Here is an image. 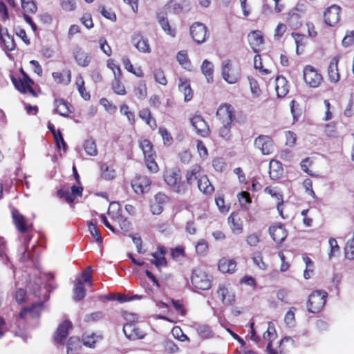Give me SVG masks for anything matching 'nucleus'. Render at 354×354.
Segmentation results:
<instances>
[{"mask_svg": "<svg viewBox=\"0 0 354 354\" xmlns=\"http://www.w3.org/2000/svg\"><path fill=\"white\" fill-rule=\"evenodd\" d=\"M163 178L167 186L174 192L179 194H184L187 191V185L182 180V174L177 167L166 169Z\"/></svg>", "mask_w": 354, "mask_h": 354, "instance_id": "f257e3e1", "label": "nucleus"}, {"mask_svg": "<svg viewBox=\"0 0 354 354\" xmlns=\"http://www.w3.org/2000/svg\"><path fill=\"white\" fill-rule=\"evenodd\" d=\"M327 297L328 293L325 290L313 291L309 295L307 301L308 310L312 313H319L326 304Z\"/></svg>", "mask_w": 354, "mask_h": 354, "instance_id": "f03ea898", "label": "nucleus"}, {"mask_svg": "<svg viewBox=\"0 0 354 354\" xmlns=\"http://www.w3.org/2000/svg\"><path fill=\"white\" fill-rule=\"evenodd\" d=\"M191 282L192 286L198 290H207L212 287L211 278L201 268L193 270Z\"/></svg>", "mask_w": 354, "mask_h": 354, "instance_id": "7ed1b4c3", "label": "nucleus"}, {"mask_svg": "<svg viewBox=\"0 0 354 354\" xmlns=\"http://www.w3.org/2000/svg\"><path fill=\"white\" fill-rule=\"evenodd\" d=\"M303 77L305 82L312 88H317L322 82V76L312 66L308 65L303 71Z\"/></svg>", "mask_w": 354, "mask_h": 354, "instance_id": "20e7f679", "label": "nucleus"}, {"mask_svg": "<svg viewBox=\"0 0 354 354\" xmlns=\"http://www.w3.org/2000/svg\"><path fill=\"white\" fill-rule=\"evenodd\" d=\"M254 147L262 155H269L274 152L275 146L273 140L268 136L261 135L254 140Z\"/></svg>", "mask_w": 354, "mask_h": 354, "instance_id": "39448f33", "label": "nucleus"}, {"mask_svg": "<svg viewBox=\"0 0 354 354\" xmlns=\"http://www.w3.org/2000/svg\"><path fill=\"white\" fill-rule=\"evenodd\" d=\"M12 216L16 227L21 233L20 239H24L27 234H30L26 218L17 209H13L12 210Z\"/></svg>", "mask_w": 354, "mask_h": 354, "instance_id": "423d86ee", "label": "nucleus"}, {"mask_svg": "<svg viewBox=\"0 0 354 354\" xmlns=\"http://www.w3.org/2000/svg\"><path fill=\"white\" fill-rule=\"evenodd\" d=\"M216 116L221 121L222 124H231L235 118L234 109L230 104H225L221 105L217 110Z\"/></svg>", "mask_w": 354, "mask_h": 354, "instance_id": "0eeeda50", "label": "nucleus"}, {"mask_svg": "<svg viewBox=\"0 0 354 354\" xmlns=\"http://www.w3.org/2000/svg\"><path fill=\"white\" fill-rule=\"evenodd\" d=\"M340 7L337 5L328 8L324 15L325 23L330 26L336 25L340 19Z\"/></svg>", "mask_w": 354, "mask_h": 354, "instance_id": "6e6552de", "label": "nucleus"}, {"mask_svg": "<svg viewBox=\"0 0 354 354\" xmlns=\"http://www.w3.org/2000/svg\"><path fill=\"white\" fill-rule=\"evenodd\" d=\"M190 33L196 43L202 44L206 39L207 27L202 23H194L190 27Z\"/></svg>", "mask_w": 354, "mask_h": 354, "instance_id": "1a4fd4ad", "label": "nucleus"}, {"mask_svg": "<svg viewBox=\"0 0 354 354\" xmlns=\"http://www.w3.org/2000/svg\"><path fill=\"white\" fill-rule=\"evenodd\" d=\"M222 77L229 84L236 83L239 78V75L232 71V64L230 60H225L222 63Z\"/></svg>", "mask_w": 354, "mask_h": 354, "instance_id": "9d476101", "label": "nucleus"}, {"mask_svg": "<svg viewBox=\"0 0 354 354\" xmlns=\"http://www.w3.org/2000/svg\"><path fill=\"white\" fill-rule=\"evenodd\" d=\"M191 123L194 129L196 130V132L201 136H207L209 134V129L206 123V122L204 120V119L199 115H194L191 119Z\"/></svg>", "mask_w": 354, "mask_h": 354, "instance_id": "9b49d317", "label": "nucleus"}, {"mask_svg": "<svg viewBox=\"0 0 354 354\" xmlns=\"http://www.w3.org/2000/svg\"><path fill=\"white\" fill-rule=\"evenodd\" d=\"M11 80L15 87L21 93H26L27 91H28L32 95H36V93L32 87L33 82L31 79H27V80H24L20 78L17 79L12 76Z\"/></svg>", "mask_w": 354, "mask_h": 354, "instance_id": "f8f14e48", "label": "nucleus"}, {"mask_svg": "<svg viewBox=\"0 0 354 354\" xmlns=\"http://www.w3.org/2000/svg\"><path fill=\"white\" fill-rule=\"evenodd\" d=\"M269 234L277 243H281L287 237L288 233L283 225L272 226L269 228Z\"/></svg>", "mask_w": 354, "mask_h": 354, "instance_id": "ddd939ff", "label": "nucleus"}, {"mask_svg": "<svg viewBox=\"0 0 354 354\" xmlns=\"http://www.w3.org/2000/svg\"><path fill=\"white\" fill-rule=\"evenodd\" d=\"M123 332L125 336L131 340L142 339L145 336L144 333L138 329L134 323H127L124 324L123 326Z\"/></svg>", "mask_w": 354, "mask_h": 354, "instance_id": "4468645a", "label": "nucleus"}, {"mask_svg": "<svg viewBox=\"0 0 354 354\" xmlns=\"http://www.w3.org/2000/svg\"><path fill=\"white\" fill-rule=\"evenodd\" d=\"M72 328V324L70 321L66 320L62 322L55 333L54 339L58 344H63L64 340L66 338L68 330Z\"/></svg>", "mask_w": 354, "mask_h": 354, "instance_id": "2eb2a0df", "label": "nucleus"}, {"mask_svg": "<svg viewBox=\"0 0 354 354\" xmlns=\"http://www.w3.org/2000/svg\"><path fill=\"white\" fill-rule=\"evenodd\" d=\"M44 309L43 302L33 304L30 308H24L19 313L21 318H26L28 315L32 318L39 317L41 312Z\"/></svg>", "mask_w": 354, "mask_h": 354, "instance_id": "dca6fc26", "label": "nucleus"}, {"mask_svg": "<svg viewBox=\"0 0 354 354\" xmlns=\"http://www.w3.org/2000/svg\"><path fill=\"white\" fill-rule=\"evenodd\" d=\"M32 239V235L27 234L24 239L23 244L18 249V256L21 261L25 262L32 258L30 252L28 250V244Z\"/></svg>", "mask_w": 354, "mask_h": 354, "instance_id": "f3484780", "label": "nucleus"}, {"mask_svg": "<svg viewBox=\"0 0 354 354\" xmlns=\"http://www.w3.org/2000/svg\"><path fill=\"white\" fill-rule=\"evenodd\" d=\"M167 249L163 246L158 248V251L151 254L153 259L151 261V263L155 265L158 269H160L162 266H167V261L165 259V254L167 253Z\"/></svg>", "mask_w": 354, "mask_h": 354, "instance_id": "a211bd4d", "label": "nucleus"}, {"mask_svg": "<svg viewBox=\"0 0 354 354\" xmlns=\"http://www.w3.org/2000/svg\"><path fill=\"white\" fill-rule=\"evenodd\" d=\"M151 180L146 177H140L131 182V186L136 193H144L149 189Z\"/></svg>", "mask_w": 354, "mask_h": 354, "instance_id": "6ab92c4d", "label": "nucleus"}, {"mask_svg": "<svg viewBox=\"0 0 354 354\" xmlns=\"http://www.w3.org/2000/svg\"><path fill=\"white\" fill-rule=\"evenodd\" d=\"M132 42L139 51L145 53L150 52L148 40L147 39H144L141 35H134L132 39Z\"/></svg>", "mask_w": 354, "mask_h": 354, "instance_id": "aec40b11", "label": "nucleus"}, {"mask_svg": "<svg viewBox=\"0 0 354 354\" xmlns=\"http://www.w3.org/2000/svg\"><path fill=\"white\" fill-rule=\"evenodd\" d=\"M178 88L184 94L185 102L190 101L193 97V91L190 86L189 81L187 79L180 77L179 79Z\"/></svg>", "mask_w": 354, "mask_h": 354, "instance_id": "412c9836", "label": "nucleus"}, {"mask_svg": "<svg viewBox=\"0 0 354 354\" xmlns=\"http://www.w3.org/2000/svg\"><path fill=\"white\" fill-rule=\"evenodd\" d=\"M73 54L78 65L85 67L89 64L91 58L88 54L84 52L81 48L77 47Z\"/></svg>", "mask_w": 354, "mask_h": 354, "instance_id": "4be33fe9", "label": "nucleus"}, {"mask_svg": "<svg viewBox=\"0 0 354 354\" xmlns=\"http://www.w3.org/2000/svg\"><path fill=\"white\" fill-rule=\"evenodd\" d=\"M157 19L159 24L160 25L162 30L169 35L171 37H175L176 35V30L174 28H171L168 19L166 16L165 13L163 12H159L157 15Z\"/></svg>", "mask_w": 354, "mask_h": 354, "instance_id": "5701e85b", "label": "nucleus"}, {"mask_svg": "<svg viewBox=\"0 0 354 354\" xmlns=\"http://www.w3.org/2000/svg\"><path fill=\"white\" fill-rule=\"evenodd\" d=\"M228 223L233 233L239 234L243 232V225L237 214L232 213L228 217Z\"/></svg>", "mask_w": 354, "mask_h": 354, "instance_id": "b1692460", "label": "nucleus"}, {"mask_svg": "<svg viewBox=\"0 0 354 354\" xmlns=\"http://www.w3.org/2000/svg\"><path fill=\"white\" fill-rule=\"evenodd\" d=\"M236 263L232 259H222L219 261L218 268L223 273H232L235 271Z\"/></svg>", "mask_w": 354, "mask_h": 354, "instance_id": "393cba45", "label": "nucleus"}, {"mask_svg": "<svg viewBox=\"0 0 354 354\" xmlns=\"http://www.w3.org/2000/svg\"><path fill=\"white\" fill-rule=\"evenodd\" d=\"M338 59L335 57L333 58L328 68V75L330 81L337 82L339 80V75L337 68Z\"/></svg>", "mask_w": 354, "mask_h": 354, "instance_id": "a878e982", "label": "nucleus"}, {"mask_svg": "<svg viewBox=\"0 0 354 354\" xmlns=\"http://www.w3.org/2000/svg\"><path fill=\"white\" fill-rule=\"evenodd\" d=\"M248 37L252 48L254 52H257V47L259 46L263 41V36L261 32L259 30L252 31L249 33Z\"/></svg>", "mask_w": 354, "mask_h": 354, "instance_id": "bb28decb", "label": "nucleus"}, {"mask_svg": "<svg viewBox=\"0 0 354 354\" xmlns=\"http://www.w3.org/2000/svg\"><path fill=\"white\" fill-rule=\"evenodd\" d=\"M275 90L279 97H283L288 93V88L285 77L279 76L276 78Z\"/></svg>", "mask_w": 354, "mask_h": 354, "instance_id": "cd10ccee", "label": "nucleus"}, {"mask_svg": "<svg viewBox=\"0 0 354 354\" xmlns=\"http://www.w3.org/2000/svg\"><path fill=\"white\" fill-rule=\"evenodd\" d=\"M101 176L106 180H113L116 176V172L112 164L102 163L100 165Z\"/></svg>", "mask_w": 354, "mask_h": 354, "instance_id": "c85d7f7f", "label": "nucleus"}, {"mask_svg": "<svg viewBox=\"0 0 354 354\" xmlns=\"http://www.w3.org/2000/svg\"><path fill=\"white\" fill-rule=\"evenodd\" d=\"M198 187L205 194H211L214 189L206 176H202L198 179Z\"/></svg>", "mask_w": 354, "mask_h": 354, "instance_id": "c756f323", "label": "nucleus"}, {"mask_svg": "<svg viewBox=\"0 0 354 354\" xmlns=\"http://www.w3.org/2000/svg\"><path fill=\"white\" fill-rule=\"evenodd\" d=\"M55 112L59 113L62 116L67 117L71 112L70 110V105L62 99L55 100Z\"/></svg>", "mask_w": 354, "mask_h": 354, "instance_id": "7c9ffc66", "label": "nucleus"}, {"mask_svg": "<svg viewBox=\"0 0 354 354\" xmlns=\"http://www.w3.org/2000/svg\"><path fill=\"white\" fill-rule=\"evenodd\" d=\"M86 296V290L83 281L82 279L77 280L74 290H73V299L75 301H80Z\"/></svg>", "mask_w": 354, "mask_h": 354, "instance_id": "2f4dec72", "label": "nucleus"}, {"mask_svg": "<svg viewBox=\"0 0 354 354\" xmlns=\"http://www.w3.org/2000/svg\"><path fill=\"white\" fill-rule=\"evenodd\" d=\"M201 71L208 83L213 82L214 65L211 62L207 59L204 60L201 66Z\"/></svg>", "mask_w": 354, "mask_h": 354, "instance_id": "473e14b6", "label": "nucleus"}, {"mask_svg": "<svg viewBox=\"0 0 354 354\" xmlns=\"http://www.w3.org/2000/svg\"><path fill=\"white\" fill-rule=\"evenodd\" d=\"M201 167L198 165H195L188 170L186 173V182L187 187L192 184V183L198 178V174L201 172Z\"/></svg>", "mask_w": 354, "mask_h": 354, "instance_id": "72a5a7b5", "label": "nucleus"}, {"mask_svg": "<svg viewBox=\"0 0 354 354\" xmlns=\"http://www.w3.org/2000/svg\"><path fill=\"white\" fill-rule=\"evenodd\" d=\"M265 191L267 193H268L269 194H270L272 197H275L276 198V199L278 201L277 205V211H278L279 214H280V216L283 218H286V217L283 214V208H282V205H283V196H282V194H281L280 193L277 192L276 190H274L273 189H271V188H269V187H266Z\"/></svg>", "mask_w": 354, "mask_h": 354, "instance_id": "f704fd0d", "label": "nucleus"}, {"mask_svg": "<svg viewBox=\"0 0 354 354\" xmlns=\"http://www.w3.org/2000/svg\"><path fill=\"white\" fill-rule=\"evenodd\" d=\"M196 331L198 335L203 339H209L213 337L214 333L210 326L205 324H198L196 326Z\"/></svg>", "mask_w": 354, "mask_h": 354, "instance_id": "c9c22d12", "label": "nucleus"}, {"mask_svg": "<svg viewBox=\"0 0 354 354\" xmlns=\"http://www.w3.org/2000/svg\"><path fill=\"white\" fill-rule=\"evenodd\" d=\"M112 89L118 95H124L126 93L124 86L120 82V77H118L115 71H114V80L112 82Z\"/></svg>", "mask_w": 354, "mask_h": 354, "instance_id": "e433bc0d", "label": "nucleus"}, {"mask_svg": "<svg viewBox=\"0 0 354 354\" xmlns=\"http://www.w3.org/2000/svg\"><path fill=\"white\" fill-rule=\"evenodd\" d=\"M282 169L281 163L274 160L270 162V174L272 178H278L281 174Z\"/></svg>", "mask_w": 354, "mask_h": 354, "instance_id": "4c0bfd02", "label": "nucleus"}, {"mask_svg": "<svg viewBox=\"0 0 354 354\" xmlns=\"http://www.w3.org/2000/svg\"><path fill=\"white\" fill-rule=\"evenodd\" d=\"M344 250L346 259H354V232L352 238L347 241Z\"/></svg>", "mask_w": 354, "mask_h": 354, "instance_id": "58836bf2", "label": "nucleus"}, {"mask_svg": "<svg viewBox=\"0 0 354 354\" xmlns=\"http://www.w3.org/2000/svg\"><path fill=\"white\" fill-rule=\"evenodd\" d=\"M176 59L178 63L185 69H189L191 66V62H189L187 55L185 51L181 50L178 53Z\"/></svg>", "mask_w": 354, "mask_h": 354, "instance_id": "ea45409f", "label": "nucleus"}, {"mask_svg": "<svg viewBox=\"0 0 354 354\" xmlns=\"http://www.w3.org/2000/svg\"><path fill=\"white\" fill-rule=\"evenodd\" d=\"M288 22L289 24L295 29L299 28L301 26L300 16L295 10H292L289 13Z\"/></svg>", "mask_w": 354, "mask_h": 354, "instance_id": "a19ab883", "label": "nucleus"}, {"mask_svg": "<svg viewBox=\"0 0 354 354\" xmlns=\"http://www.w3.org/2000/svg\"><path fill=\"white\" fill-rule=\"evenodd\" d=\"M76 84L77 86L78 91L81 96L86 100L90 99V94L86 92V88L84 87V82L82 77H79L77 78Z\"/></svg>", "mask_w": 354, "mask_h": 354, "instance_id": "79ce46f5", "label": "nucleus"}, {"mask_svg": "<svg viewBox=\"0 0 354 354\" xmlns=\"http://www.w3.org/2000/svg\"><path fill=\"white\" fill-rule=\"evenodd\" d=\"M88 227L90 234L95 239V241L99 244L102 243V239L98 228L96 227V225L94 224L92 221H91L88 223Z\"/></svg>", "mask_w": 354, "mask_h": 354, "instance_id": "37998d69", "label": "nucleus"}, {"mask_svg": "<svg viewBox=\"0 0 354 354\" xmlns=\"http://www.w3.org/2000/svg\"><path fill=\"white\" fill-rule=\"evenodd\" d=\"M48 128L51 130L55 136V140L56 141L57 146L59 149H61V147H63V152L65 153L66 151V144L64 140L63 136L61 133H59L58 135L55 133L54 127L51 124L48 125Z\"/></svg>", "mask_w": 354, "mask_h": 354, "instance_id": "c03bdc74", "label": "nucleus"}, {"mask_svg": "<svg viewBox=\"0 0 354 354\" xmlns=\"http://www.w3.org/2000/svg\"><path fill=\"white\" fill-rule=\"evenodd\" d=\"M84 147L87 155H96L97 147L95 142L92 139L86 140L84 144Z\"/></svg>", "mask_w": 354, "mask_h": 354, "instance_id": "a18cd8bd", "label": "nucleus"}, {"mask_svg": "<svg viewBox=\"0 0 354 354\" xmlns=\"http://www.w3.org/2000/svg\"><path fill=\"white\" fill-rule=\"evenodd\" d=\"M295 310H296V308L291 307L284 317L286 324L290 328L293 327L295 324Z\"/></svg>", "mask_w": 354, "mask_h": 354, "instance_id": "49530a36", "label": "nucleus"}, {"mask_svg": "<svg viewBox=\"0 0 354 354\" xmlns=\"http://www.w3.org/2000/svg\"><path fill=\"white\" fill-rule=\"evenodd\" d=\"M238 199L241 206L244 209H247L248 205L252 202L250 194L247 192H241L239 193L238 194Z\"/></svg>", "mask_w": 354, "mask_h": 354, "instance_id": "de8ad7c7", "label": "nucleus"}, {"mask_svg": "<svg viewBox=\"0 0 354 354\" xmlns=\"http://www.w3.org/2000/svg\"><path fill=\"white\" fill-rule=\"evenodd\" d=\"M0 38L2 39L6 50L11 51L15 49V44L12 36L6 33L5 36L1 35Z\"/></svg>", "mask_w": 354, "mask_h": 354, "instance_id": "09e8293b", "label": "nucleus"}, {"mask_svg": "<svg viewBox=\"0 0 354 354\" xmlns=\"http://www.w3.org/2000/svg\"><path fill=\"white\" fill-rule=\"evenodd\" d=\"M145 164L151 172L156 173L158 171V166L153 156H145Z\"/></svg>", "mask_w": 354, "mask_h": 354, "instance_id": "8fccbe9b", "label": "nucleus"}, {"mask_svg": "<svg viewBox=\"0 0 354 354\" xmlns=\"http://www.w3.org/2000/svg\"><path fill=\"white\" fill-rule=\"evenodd\" d=\"M6 243L3 237L0 236V258L5 262L6 264H8L10 261L9 258L6 254Z\"/></svg>", "mask_w": 354, "mask_h": 354, "instance_id": "3c124183", "label": "nucleus"}, {"mask_svg": "<svg viewBox=\"0 0 354 354\" xmlns=\"http://www.w3.org/2000/svg\"><path fill=\"white\" fill-rule=\"evenodd\" d=\"M329 245H330V252L328 253L329 259H331L334 257L337 253L339 252V247L337 244V242L335 239L330 238L328 240Z\"/></svg>", "mask_w": 354, "mask_h": 354, "instance_id": "603ef678", "label": "nucleus"}, {"mask_svg": "<svg viewBox=\"0 0 354 354\" xmlns=\"http://www.w3.org/2000/svg\"><path fill=\"white\" fill-rule=\"evenodd\" d=\"M208 250V243L205 239H201L196 245V251L200 255L206 254Z\"/></svg>", "mask_w": 354, "mask_h": 354, "instance_id": "864d4df0", "label": "nucleus"}, {"mask_svg": "<svg viewBox=\"0 0 354 354\" xmlns=\"http://www.w3.org/2000/svg\"><path fill=\"white\" fill-rule=\"evenodd\" d=\"M276 337L275 328L272 322H268V326L266 332L263 335L265 340H271Z\"/></svg>", "mask_w": 354, "mask_h": 354, "instance_id": "5fc2aeb1", "label": "nucleus"}, {"mask_svg": "<svg viewBox=\"0 0 354 354\" xmlns=\"http://www.w3.org/2000/svg\"><path fill=\"white\" fill-rule=\"evenodd\" d=\"M21 6L24 10L26 12L35 13L37 11V6L32 1L21 0Z\"/></svg>", "mask_w": 354, "mask_h": 354, "instance_id": "6e6d98bb", "label": "nucleus"}, {"mask_svg": "<svg viewBox=\"0 0 354 354\" xmlns=\"http://www.w3.org/2000/svg\"><path fill=\"white\" fill-rule=\"evenodd\" d=\"M120 111L121 114L127 116L129 122L132 124L134 123V113L129 111V108L127 104H122L120 106Z\"/></svg>", "mask_w": 354, "mask_h": 354, "instance_id": "4d7b16f0", "label": "nucleus"}, {"mask_svg": "<svg viewBox=\"0 0 354 354\" xmlns=\"http://www.w3.org/2000/svg\"><path fill=\"white\" fill-rule=\"evenodd\" d=\"M171 333L176 339H177L181 342H184L185 340H189V338L187 337V336L183 333L181 328L178 326L174 327L171 330Z\"/></svg>", "mask_w": 354, "mask_h": 354, "instance_id": "13d9d810", "label": "nucleus"}, {"mask_svg": "<svg viewBox=\"0 0 354 354\" xmlns=\"http://www.w3.org/2000/svg\"><path fill=\"white\" fill-rule=\"evenodd\" d=\"M159 133L162 136L165 145H170L171 144L172 137L166 128L160 127Z\"/></svg>", "mask_w": 354, "mask_h": 354, "instance_id": "bf43d9fd", "label": "nucleus"}, {"mask_svg": "<svg viewBox=\"0 0 354 354\" xmlns=\"http://www.w3.org/2000/svg\"><path fill=\"white\" fill-rule=\"evenodd\" d=\"M135 95L139 99H144L147 94V86L145 84L140 83L135 88Z\"/></svg>", "mask_w": 354, "mask_h": 354, "instance_id": "052dcab7", "label": "nucleus"}, {"mask_svg": "<svg viewBox=\"0 0 354 354\" xmlns=\"http://www.w3.org/2000/svg\"><path fill=\"white\" fill-rule=\"evenodd\" d=\"M58 196L64 198L68 203H73L75 200V197L73 196V194L68 189H61L58 191Z\"/></svg>", "mask_w": 354, "mask_h": 354, "instance_id": "680f3d73", "label": "nucleus"}, {"mask_svg": "<svg viewBox=\"0 0 354 354\" xmlns=\"http://www.w3.org/2000/svg\"><path fill=\"white\" fill-rule=\"evenodd\" d=\"M154 78L157 82L162 85H166L167 83L164 72L161 69L154 71Z\"/></svg>", "mask_w": 354, "mask_h": 354, "instance_id": "e2e57ef3", "label": "nucleus"}, {"mask_svg": "<svg viewBox=\"0 0 354 354\" xmlns=\"http://www.w3.org/2000/svg\"><path fill=\"white\" fill-rule=\"evenodd\" d=\"M260 241L259 235L257 233L249 234L246 237L247 244L251 247H255Z\"/></svg>", "mask_w": 354, "mask_h": 354, "instance_id": "0e129e2a", "label": "nucleus"}, {"mask_svg": "<svg viewBox=\"0 0 354 354\" xmlns=\"http://www.w3.org/2000/svg\"><path fill=\"white\" fill-rule=\"evenodd\" d=\"M212 166L217 171H222L225 167V163L221 157H216L212 161Z\"/></svg>", "mask_w": 354, "mask_h": 354, "instance_id": "69168bd1", "label": "nucleus"}, {"mask_svg": "<svg viewBox=\"0 0 354 354\" xmlns=\"http://www.w3.org/2000/svg\"><path fill=\"white\" fill-rule=\"evenodd\" d=\"M230 124H223V127L219 129V135L225 140H230L231 138L230 134Z\"/></svg>", "mask_w": 354, "mask_h": 354, "instance_id": "338daca9", "label": "nucleus"}, {"mask_svg": "<svg viewBox=\"0 0 354 354\" xmlns=\"http://www.w3.org/2000/svg\"><path fill=\"white\" fill-rule=\"evenodd\" d=\"M140 147L144 155H150L149 153L151 152L153 147L149 140H142L140 144Z\"/></svg>", "mask_w": 354, "mask_h": 354, "instance_id": "774afa93", "label": "nucleus"}]
</instances>
